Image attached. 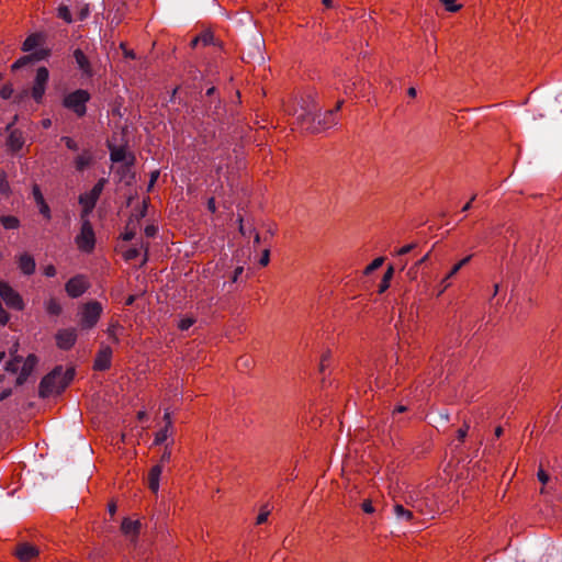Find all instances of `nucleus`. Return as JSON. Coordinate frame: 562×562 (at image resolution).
<instances>
[{
	"label": "nucleus",
	"mask_w": 562,
	"mask_h": 562,
	"mask_svg": "<svg viewBox=\"0 0 562 562\" xmlns=\"http://www.w3.org/2000/svg\"><path fill=\"white\" fill-rule=\"evenodd\" d=\"M200 42L203 43V45H210L214 43V35L210 32H205L199 36Z\"/></svg>",
	"instance_id": "nucleus-42"
},
{
	"label": "nucleus",
	"mask_w": 562,
	"mask_h": 562,
	"mask_svg": "<svg viewBox=\"0 0 562 562\" xmlns=\"http://www.w3.org/2000/svg\"><path fill=\"white\" fill-rule=\"evenodd\" d=\"M161 473H162V467L159 464L154 465L148 473V487L154 493H157L159 490V480H160Z\"/></svg>",
	"instance_id": "nucleus-19"
},
{
	"label": "nucleus",
	"mask_w": 562,
	"mask_h": 562,
	"mask_svg": "<svg viewBox=\"0 0 562 562\" xmlns=\"http://www.w3.org/2000/svg\"><path fill=\"white\" fill-rule=\"evenodd\" d=\"M49 79V71L46 67H40L36 70L31 95L36 103H42L46 91V86Z\"/></svg>",
	"instance_id": "nucleus-6"
},
{
	"label": "nucleus",
	"mask_w": 562,
	"mask_h": 562,
	"mask_svg": "<svg viewBox=\"0 0 562 562\" xmlns=\"http://www.w3.org/2000/svg\"><path fill=\"white\" fill-rule=\"evenodd\" d=\"M89 288V282L83 274H77L69 279L65 284L67 294L72 297L81 296Z\"/></svg>",
	"instance_id": "nucleus-9"
},
{
	"label": "nucleus",
	"mask_w": 562,
	"mask_h": 562,
	"mask_svg": "<svg viewBox=\"0 0 562 562\" xmlns=\"http://www.w3.org/2000/svg\"><path fill=\"white\" fill-rule=\"evenodd\" d=\"M16 119L18 117L15 116L13 122L7 125V131L10 132L7 139V145L9 149L12 151H19L24 145L23 133L20 130H12V126L14 125Z\"/></svg>",
	"instance_id": "nucleus-11"
},
{
	"label": "nucleus",
	"mask_w": 562,
	"mask_h": 562,
	"mask_svg": "<svg viewBox=\"0 0 562 562\" xmlns=\"http://www.w3.org/2000/svg\"><path fill=\"white\" fill-rule=\"evenodd\" d=\"M89 15V4H85L80 10V20H85Z\"/></svg>",
	"instance_id": "nucleus-55"
},
{
	"label": "nucleus",
	"mask_w": 562,
	"mask_h": 562,
	"mask_svg": "<svg viewBox=\"0 0 562 562\" xmlns=\"http://www.w3.org/2000/svg\"><path fill=\"white\" fill-rule=\"evenodd\" d=\"M18 266L22 273H24L25 276L33 274L36 268L34 258L27 252L20 255L18 259Z\"/></svg>",
	"instance_id": "nucleus-18"
},
{
	"label": "nucleus",
	"mask_w": 562,
	"mask_h": 562,
	"mask_svg": "<svg viewBox=\"0 0 562 562\" xmlns=\"http://www.w3.org/2000/svg\"><path fill=\"white\" fill-rule=\"evenodd\" d=\"M121 20H122V13H121V9L119 8L116 10V13L114 14L111 23H115L117 25L121 22Z\"/></svg>",
	"instance_id": "nucleus-58"
},
{
	"label": "nucleus",
	"mask_w": 562,
	"mask_h": 562,
	"mask_svg": "<svg viewBox=\"0 0 562 562\" xmlns=\"http://www.w3.org/2000/svg\"><path fill=\"white\" fill-rule=\"evenodd\" d=\"M15 554L21 561L27 562L38 554V550L33 544L21 543L16 547Z\"/></svg>",
	"instance_id": "nucleus-17"
},
{
	"label": "nucleus",
	"mask_w": 562,
	"mask_h": 562,
	"mask_svg": "<svg viewBox=\"0 0 562 562\" xmlns=\"http://www.w3.org/2000/svg\"><path fill=\"white\" fill-rule=\"evenodd\" d=\"M146 212H147V203L144 201V203H143V206H142L140 211L138 212V214H137V215H135V216H136V220H139V218L145 217V216H146Z\"/></svg>",
	"instance_id": "nucleus-56"
},
{
	"label": "nucleus",
	"mask_w": 562,
	"mask_h": 562,
	"mask_svg": "<svg viewBox=\"0 0 562 562\" xmlns=\"http://www.w3.org/2000/svg\"><path fill=\"white\" fill-rule=\"evenodd\" d=\"M32 194H33V198H34L37 206H38L40 213L46 220H50V217H52L50 209H49L48 204L45 202L43 193H42V191H41V189H40V187L37 184L33 186Z\"/></svg>",
	"instance_id": "nucleus-16"
},
{
	"label": "nucleus",
	"mask_w": 562,
	"mask_h": 562,
	"mask_svg": "<svg viewBox=\"0 0 562 562\" xmlns=\"http://www.w3.org/2000/svg\"><path fill=\"white\" fill-rule=\"evenodd\" d=\"M31 63H33V58H32L31 54L26 55V56H22L15 63L12 64L11 69H12V71H16Z\"/></svg>",
	"instance_id": "nucleus-32"
},
{
	"label": "nucleus",
	"mask_w": 562,
	"mask_h": 562,
	"mask_svg": "<svg viewBox=\"0 0 562 562\" xmlns=\"http://www.w3.org/2000/svg\"><path fill=\"white\" fill-rule=\"evenodd\" d=\"M11 394H12V390H11V389H4V390L0 393V401H4V400H5V398H8Z\"/></svg>",
	"instance_id": "nucleus-61"
},
{
	"label": "nucleus",
	"mask_w": 562,
	"mask_h": 562,
	"mask_svg": "<svg viewBox=\"0 0 562 562\" xmlns=\"http://www.w3.org/2000/svg\"><path fill=\"white\" fill-rule=\"evenodd\" d=\"M194 323L195 319L193 317H182L178 323V327L180 330L184 331L188 330Z\"/></svg>",
	"instance_id": "nucleus-35"
},
{
	"label": "nucleus",
	"mask_w": 562,
	"mask_h": 562,
	"mask_svg": "<svg viewBox=\"0 0 562 562\" xmlns=\"http://www.w3.org/2000/svg\"><path fill=\"white\" fill-rule=\"evenodd\" d=\"M0 296L9 307L15 310L23 308L21 295L9 283L0 281Z\"/></svg>",
	"instance_id": "nucleus-8"
},
{
	"label": "nucleus",
	"mask_w": 562,
	"mask_h": 562,
	"mask_svg": "<svg viewBox=\"0 0 562 562\" xmlns=\"http://www.w3.org/2000/svg\"><path fill=\"white\" fill-rule=\"evenodd\" d=\"M121 48L123 49V52H124V56H125L126 58L134 59V58L136 57V56H135V53H134L133 50L126 49V48H125V45H124L123 43L121 44Z\"/></svg>",
	"instance_id": "nucleus-54"
},
{
	"label": "nucleus",
	"mask_w": 562,
	"mask_h": 562,
	"mask_svg": "<svg viewBox=\"0 0 562 562\" xmlns=\"http://www.w3.org/2000/svg\"><path fill=\"white\" fill-rule=\"evenodd\" d=\"M430 257V251H428L425 256H423L417 262L416 266H422L428 261Z\"/></svg>",
	"instance_id": "nucleus-64"
},
{
	"label": "nucleus",
	"mask_w": 562,
	"mask_h": 562,
	"mask_svg": "<svg viewBox=\"0 0 562 562\" xmlns=\"http://www.w3.org/2000/svg\"><path fill=\"white\" fill-rule=\"evenodd\" d=\"M105 183L106 179H99L89 192L79 195V203H90L92 205H95L104 189Z\"/></svg>",
	"instance_id": "nucleus-13"
},
{
	"label": "nucleus",
	"mask_w": 562,
	"mask_h": 562,
	"mask_svg": "<svg viewBox=\"0 0 562 562\" xmlns=\"http://www.w3.org/2000/svg\"><path fill=\"white\" fill-rule=\"evenodd\" d=\"M471 258H472V255H469L451 268V270L448 272V274L442 280V283L445 284L443 290L450 285L448 280L451 279L452 277H454L460 271V269L462 267H464L471 260Z\"/></svg>",
	"instance_id": "nucleus-21"
},
{
	"label": "nucleus",
	"mask_w": 562,
	"mask_h": 562,
	"mask_svg": "<svg viewBox=\"0 0 562 562\" xmlns=\"http://www.w3.org/2000/svg\"><path fill=\"white\" fill-rule=\"evenodd\" d=\"M417 244L415 243H412V244H408L402 248H400L398 250L395 251V255L401 257V256H404L408 252H411L414 248H416Z\"/></svg>",
	"instance_id": "nucleus-41"
},
{
	"label": "nucleus",
	"mask_w": 562,
	"mask_h": 562,
	"mask_svg": "<svg viewBox=\"0 0 562 562\" xmlns=\"http://www.w3.org/2000/svg\"><path fill=\"white\" fill-rule=\"evenodd\" d=\"M9 322V314L0 303V324L5 325Z\"/></svg>",
	"instance_id": "nucleus-49"
},
{
	"label": "nucleus",
	"mask_w": 562,
	"mask_h": 562,
	"mask_svg": "<svg viewBox=\"0 0 562 562\" xmlns=\"http://www.w3.org/2000/svg\"><path fill=\"white\" fill-rule=\"evenodd\" d=\"M361 508H362V510H363L364 513H367V514H372V513H374V507H373V505H372V503H371V501H370V499H366V501H363V503L361 504Z\"/></svg>",
	"instance_id": "nucleus-45"
},
{
	"label": "nucleus",
	"mask_w": 562,
	"mask_h": 562,
	"mask_svg": "<svg viewBox=\"0 0 562 562\" xmlns=\"http://www.w3.org/2000/svg\"><path fill=\"white\" fill-rule=\"evenodd\" d=\"M13 87L11 83H5L1 89H0V97L4 100H8L10 99L12 95H13Z\"/></svg>",
	"instance_id": "nucleus-36"
},
{
	"label": "nucleus",
	"mask_w": 562,
	"mask_h": 562,
	"mask_svg": "<svg viewBox=\"0 0 562 562\" xmlns=\"http://www.w3.org/2000/svg\"><path fill=\"white\" fill-rule=\"evenodd\" d=\"M0 193L5 196H9L11 193L10 184L7 180L4 170H0Z\"/></svg>",
	"instance_id": "nucleus-31"
},
{
	"label": "nucleus",
	"mask_w": 562,
	"mask_h": 562,
	"mask_svg": "<svg viewBox=\"0 0 562 562\" xmlns=\"http://www.w3.org/2000/svg\"><path fill=\"white\" fill-rule=\"evenodd\" d=\"M157 233V227L154 225H147L145 227V234L147 237H154Z\"/></svg>",
	"instance_id": "nucleus-53"
},
{
	"label": "nucleus",
	"mask_w": 562,
	"mask_h": 562,
	"mask_svg": "<svg viewBox=\"0 0 562 562\" xmlns=\"http://www.w3.org/2000/svg\"><path fill=\"white\" fill-rule=\"evenodd\" d=\"M110 366H111V353H98V356L94 360V363H93V368L95 370L103 371V370L109 369Z\"/></svg>",
	"instance_id": "nucleus-22"
},
{
	"label": "nucleus",
	"mask_w": 562,
	"mask_h": 562,
	"mask_svg": "<svg viewBox=\"0 0 562 562\" xmlns=\"http://www.w3.org/2000/svg\"><path fill=\"white\" fill-rule=\"evenodd\" d=\"M158 177H159V171L158 170L151 172L148 189H150L154 186V183L157 181Z\"/></svg>",
	"instance_id": "nucleus-60"
},
{
	"label": "nucleus",
	"mask_w": 562,
	"mask_h": 562,
	"mask_svg": "<svg viewBox=\"0 0 562 562\" xmlns=\"http://www.w3.org/2000/svg\"><path fill=\"white\" fill-rule=\"evenodd\" d=\"M207 209L214 213L216 211V206H215V199L214 198H210L209 201H207Z\"/></svg>",
	"instance_id": "nucleus-62"
},
{
	"label": "nucleus",
	"mask_w": 562,
	"mask_h": 562,
	"mask_svg": "<svg viewBox=\"0 0 562 562\" xmlns=\"http://www.w3.org/2000/svg\"><path fill=\"white\" fill-rule=\"evenodd\" d=\"M537 476L538 480L542 483V485L548 484V482L550 481L549 474L542 469H539Z\"/></svg>",
	"instance_id": "nucleus-43"
},
{
	"label": "nucleus",
	"mask_w": 562,
	"mask_h": 562,
	"mask_svg": "<svg viewBox=\"0 0 562 562\" xmlns=\"http://www.w3.org/2000/svg\"><path fill=\"white\" fill-rule=\"evenodd\" d=\"M254 364V359L250 353H243L236 360V368L239 371H246Z\"/></svg>",
	"instance_id": "nucleus-24"
},
{
	"label": "nucleus",
	"mask_w": 562,
	"mask_h": 562,
	"mask_svg": "<svg viewBox=\"0 0 562 562\" xmlns=\"http://www.w3.org/2000/svg\"><path fill=\"white\" fill-rule=\"evenodd\" d=\"M14 357L5 364L9 373L16 374L15 383L23 384L34 371L37 358L34 353H27L25 357L20 353H13Z\"/></svg>",
	"instance_id": "nucleus-3"
},
{
	"label": "nucleus",
	"mask_w": 562,
	"mask_h": 562,
	"mask_svg": "<svg viewBox=\"0 0 562 562\" xmlns=\"http://www.w3.org/2000/svg\"><path fill=\"white\" fill-rule=\"evenodd\" d=\"M170 457H171V451L168 449V446L166 447L162 456H161V461L162 462H169L170 460Z\"/></svg>",
	"instance_id": "nucleus-59"
},
{
	"label": "nucleus",
	"mask_w": 562,
	"mask_h": 562,
	"mask_svg": "<svg viewBox=\"0 0 562 562\" xmlns=\"http://www.w3.org/2000/svg\"><path fill=\"white\" fill-rule=\"evenodd\" d=\"M48 54H49L48 49L41 48V49L33 52L31 55H32L33 61H38V60L46 58L48 56Z\"/></svg>",
	"instance_id": "nucleus-37"
},
{
	"label": "nucleus",
	"mask_w": 562,
	"mask_h": 562,
	"mask_svg": "<svg viewBox=\"0 0 562 562\" xmlns=\"http://www.w3.org/2000/svg\"><path fill=\"white\" fill-rule=\"evenodd\" d=\"M44 274L46 277H48V278L55 277L56 276V268L53 265H48L44 269Z\"/></svg>",
	"instance_id": "nucleus-52"
},
{
	"label": "nucleus",
	"mask_w": 562,
	"mask_h": 562,
	"mask_svg": "<svg viewBox=\"0 0 562 562\" xmlns=\"http://www.w3.org/2000/svg\"><path fill=\"white\" fill-rule=\"evenodd\" d=\"M221 106L222 103L220 99L211 100L210 104H205V114L215 121L220 117Z\"/></svg>",
	"instance_id": "nucleus-23"
},
{
	"label": "nucleus",
	"mask_w": 562,
	"mask_h": 562,
	"mask_svg": "<svg viewBox=\"0 0 562 562\" xmlns=\"http://www.w3.org/2000/svg\"><path fill=\"white\" fill-rule=\"evenodd\" d=\"M164 423H165V425L159 430H157L155 432V438H154L155 446L162 445L164 442H166L168 439L172 438V436H173L175 427H173V423H172V418H171V413L169 409L165 411Z\"/></svg>",
	"instance_id": "nucleus-10"
},
{
	"label": "nucleus",
	"mask_w": 562,
	"mask_h": 562,
	"mask_svg": "<svg viewBox=\"0 0 562 562\" xmlns=\"http://www.w3.org/2000/svg\"><path fill=\"white\" fill-rule=\"evenodd\" d=\"M30 94V91L27 89L22 90L14 97V102L21 103L23 102Z\"/></svg>",
	"instance_id": "nucleus-47"
},
{
	"label": "nucleus",
	"mask_w": 562,
	"mask_h": 562,
	"mask_svg": "<svg viewBox=\"0 0 562 562\" xmlns=\"http://www.w3.org/2000/svg\"><path fill=\"white\" fill-rule=\"evenodd\" d=\"M384 262V258L383 257H379V258H375L369 266H367V268L364 269V274H370L372 273L374 270H376L378 268H380Z\"/></svg>",
	"instance_id": "nucleus-33"
},
{
	"label": "nucleus",
	"mask_w": 562,
	"mask_h": 562,
	"mask_svg": "<svg viewBox=\"0 0 562 562\" xmlns=\"http://www.w3.org/2000/svg\"><path fill=\"white\" fill-rule=\"evenodd\" d=\"M74 58L76 60L78 68L81 71V76L83 78L89 79L94 76V70L92 68V65H91L89 58L85 55V53L80 48L75 49Z\"/></svg>",
	"instance_id": "nucleus-12"
},
{
	"label": "nucleus",
	"mask_w": 562,
	"mask_h": 562,
	"mask_svg": "<svg viewBox=\"0 0 562 562\" xmlns=\"http://www.w3.org/2000/svg\"><path fill=\"white\" fill-rule=\"evenodd\" d=\"M45 310L49 315L58 316L63 308L60 303L55 297H50L45 303Z\"/></svg>",
	"instance_id": "nucleus-25"
},
{
	"label": "nucleus",
	"mask_w": 562,
	"mask_h": 562,
	"mask_svg": "<svg viewBox=\"0 0 562 562\" xmlns=\"http://www.w3.org/2000/svg\"><path fill=\"white\" fill-rule=\"evenodd\" d=\"M93 157L90 150L85 149L75 159V167L78 171H83L87 167L92 164Z\"/></svg>",
	"instance_id": "nucleus-20"
},
{
	"label": "nucleus",
	"mask_w": 562,
	"mask_h": 562,
	"mask_svg": "<svg viewBox=\"0 0 562 562\" xmlns=\"http://www.w3.org/2000/svg\"><path fill=\"white\" fill-rule=\"evenodd\" d=\"M139 256V249L138 248H131L125 252V258L127 260L136 259Z\"/></svg>",
	"instance_id": "nucleus-46"
},
{
	"label": "nucleus",
	"mask_w": 562,
	"mask_h": 562,
	"mask_svg": "<svg viewBox=\"0 0 562 562\" xmlns=\"http://www.w3.org/2000/svg\"><path fill=\"white\" fill-rule=\"evenodd\" d=\"M393 274H394V267L390 266L387 268V270L385 271V273L381 280V283L379 284V293H383L389 289L390 281L393 278Z\"/></svg>",
	"instance_id": "nucleus-27"
},
{
	"label": "nucleus",
	"mask_w": 562,
	"mask_h": 562,
	"mask_svg": "<svg viewBox=\"0 0 562 562\" xmlns=\"http://www.w3.org/2000/svg\"><path fill=\"white\" fill-rule=\"evenodd\" d=\"M77 340L75 328L61 329L56 334V342L60 349H70Z\"/></svg>",
	"instance_id": "nucleus-14"
},
{
	"label": "nucleus",
	"mask_w": 562,
	"mask_h": 562,
	"mask_svg": "<svg viewBox=\"0 0 562 562\" xmlns=\"http://www.w3.org/2000/svg\"><path fill=\"white\" fill-rule=\"evenodd\" d=\"M140 526L139 519L124 518L121 524V531L125 537L135 540L139 533Z\"/></svg>",
	"instance_id": "nucleus-15"
},
{
	"label": "nucleus",
	"mask_w": 562,
	"mask_h": 562,
	"mask_svg": "<svg viewBox=\"0 0 562 562\" xmlns=\"http://www.w3.org/2000/svg\"><path fill=\"white\" fill-rule=\"evenodd\" d=\"M442 3L447 11L457 12L461 5L456 3V0H442Z\"/></svg>",
	"instance_id": "nucleus-40"
},
{
	"label": "nucleus",
	"mask_w": 562,
	"mask_h": 562,
	"mask_svg": "<svg viewBox=\"0 0 562 562\" xmlns=\"http://www.w3.org/2000/svg\"><path fill=\"white\" fill-rule=\"evenodd\" d=\"M468 430H469V425L468 424H464L463 427H461L459 430H458V439L460 441H463L464 438L467 437L468 435Z\"/></svg>",
	"instance_id": "nucleus-50"
},
{
	"label": "nucleus",
	"mask_w": 562,
	"mask_h": 562,
	"mask_svg": "<svg viewBox=\"0 0 562 562\" xmlns=\"http://www.w3.org/2000/svg\"><path fill=\"white\" fill-rule=\"evenodd\" d=\"M0 223L5 229H15L20 226L19 218L12 215H2L0 217Z\"/></svg>",
	"instance_id": "nucleus-26"
},
{
	"label": "nucleus",
	"mask_w": 562,
	"mask_h": 562,
	"mask_svg": "<svg viewBox=\"0 0 562 562\" xmlns=\"http://www.w3.org/2000/svg\"><path fill=\"white\" fill-rule=\"evenodd\" d=\"M60 140L64 142L66 147L70 150L76 151L79 149L78 144L71 137L63 136Z\"/></svg>",
	"instance_id": "nucleus-39"
},
{
	"label": "nucleus",
	"mask_w": 562,
	"mask_h": 562,
	"mask_svg": "<svg viewBox=\"0 0 562 562\" xmlns=\"http://www.w3.org/2000/svg\"><path fill=\"white\" fill-rule=\"evenodd\" d=\"M418 268L419 266H416V263L414 266H412L408 271H407V277L411 279V280H415L417 278V273H418Z\"/></svg>",
	"instance_id": "nucleus-51"
},
{
	"label": "nucleus",
	"mask_w": 562,
	"mask_h": 562,
	"mask_svg": "<svg viewBox=\"0 0 562 562\" xmlns=\"http://www.w3.org/2000/svg\"><path fill=\"white\" fill-rule=\"evenodd\" d=\"M344 101H338L334 110H328L325 113H319L316 110L305 111L297 116L303 125L312 133H319L337 124L336 112L341 109Z\"/></svg>",
	"instance_id": "nucleus-2"
},
{
	"label": "nucleus",
	"mask_w": 562,
	"mask_h": 562,
	"mask_svg": "<svg viewBox=\"0 0 562 562\" xmlns=\"http://www.w3.org/2000/svg\"><path fill=\"white\" fill-rule=\"evenodd\" d=\"M244 271V268L243 267H237L234 271V274L232 277V281L233 282H236L238 280V277L243 273Z\"/></svg>",
	"instance_id": "nucleus-57"
},
{
	"label": "nucleus",
	"mask_w": 562,
	"mask_h": 562,
	"mask_svg": "<svg viewBox=\"0 0 562 562\" xmlns=\"http://www.w3.org/2000/svg\"><path fill=\"white\" fill-rule=\"evenodd\" d=\"M90 98L91 95L87 90L77 89L63 99V105L75 112L77 116L82 117L87 113V102Z\"/></svg>",
	"instance_id": "nucleus-4"
},
{
	"label": "nucleus",
	"mask_w": 562,
	"mask_h": 562,
	"mask_svg": "<svg viewBox=\"0 0 562 562\" xmlns=\"http://www.w3.org/2000/svg\"><path fill=\"white\" fill-rule=\"evenodd\" d=\"M394 514L396 516L397 519H401V520H411L413 518V513L408 509H406L403 505L401 504H396L394 506Z\"/></svg>",
	"instance_id": "nucleus-29"
},
{
	"label": "nucleus",
	"mask_w": 562,
	"mask_h": 562,
	"mask_svg": "<svg viewBox=\"0 0 562 562\" xmlns=\"http://www.w3.org/2000/svg\"><path fill=\"white\" fill-rule=\"evenodd\" d=\"M58 16L67 23H71V21H72L70 10L67 5H60L58 8Z\"/></svg>",
	"instance_id": "nucleus-34"
},
{
	"label": "nucleus",
	"mask_w": 562,
	"mask_h": 562,
	"mask_svg": "<svg viewBox=\"0 0 562 562\" xmlns=\"http://www.w3.org/2000/svg\"><path fill=\"white\" fill-rule=\"evenodd\" d=\"M82 205V211H81V217L85 218L86 216H88L94 209L95 205H92L90 203H80Z\"/></svg>",
	"instance_id": "nucleus-44"
},
{
	"label": "nucleus",
	"mask_w": 562,
	"mask_h": 562,
	"mask_svg": "<svg viewBox=\"0 0 562 562\" xmlns=\"http://www.w3.org/2000/svg\"><path fill=\"white\" fill-rule=\"evenodd\" d=\"M269 514H270V510H269L268 506H263L260 509L259 515L257 516V525H261V524L266 522Z\"/></svg>",
	"instance_id": "nucleus-38"
},
{
	"label": "nucleus",
	"mask_w": 562,
	"mask_h": 562,
	"mask_svg": "<svg viewBox=\"0 0 562 562\" xmlns=\"http://www.w3.org/2000/svg\"><path fill=\"white\" fill-rule=\"evenodd\" d=\"M40 44V35L32 34L27 36L22 45V50L31 52L34 50Z\"/></svg>",
	"instance_id": "nucleus-28"
},
{
	"label": "nucleus",
	"mask_w": 562,
	"mask_h": 562,
	"mask_svg": "<svg viewBox=\"0 0 562 562\" xmlns=\"http://www.w3.org/2000/svg\"><path fill=\"white\" fill-rule=\"evenodd\" d=\"M134 237H135V232L134 231H128V232L123 234V239L126 240V241L132 240Z\"/></svg>",
	"instance_id": "nucleus-63"
},
{
	"label": "nucleus",
	"mask_w": 562,
	"mask_h": 562,
	"mask_svg": "<svg viewBox=\"0 0 562 562\" xmlns=\"http://www.w3.org/2000/svg\"><path fill=\"white\" fill-rule=\"evenodd\" d=\"M269 261H270V250L268 248H266L262 252L259 263L265 267L269 263Z\"/></svg>",
	"instance_id": "nucleus-48"
},
{
	"label": "nucleus",
	"mask_w": 562,
	"mask_h": 562,
	"mask_svg": "<svg viewBox=\"0 0 562 562\" xmlns=\"http://www.w3.org/2000/svg\"><path fill=\"white\" fill-rule=\"evenodd\" d=\"M75 376V369L71 367L63 368L56 367L53 371L46 374L40 384V396L50 397L61 393Z\"/></svg>",
	"instance_id": "nucleus-1"
},
{
	"label": "nucleus",
	"mask_w": 562,
	"mask_h": 562,
	"mask_svg": "<svg viewBox=\"0 0 562 562\" xmlns=\"http://www.w3.org/2000/svg\"><path fill=\"white\" fill-rule=\"evenodd\" d=\"M102 305L97 301H90L83 304L79 312V326L81 329H91L94 327L101 316Z\"/></svg>",
	"instance_id": "nucleus-5"
},
{
	"label": "nucleus",
	"mask_w": 562,
	"mask_h": 562,
	"mask_svg": "<svg viewBox=\"0 0 562 562\" xmlns=\"http://www.w3.org/2000/svg\"><path fill=\"white\" fill-rule=\"evenodd\" d=\"M76 243L86 252H90L94 248V232L88 220L82 221L80 234L76 237Z\"/></svg>",
	"instance_id": "nucleus-7"
},
{
	"label": "nucleus",
	"mask_w": 562,
	"mask_h": 562,
	"mask_svg": "<svg viewBox=\"0 0 562 562\" xmlns=\"http://www.w3.org/2000/svg\"><path fill=\"white\" fill-rule=\"evenodd\" d=\"M110 158L113 162H121L126 159V151L123 147L111 148Z\"/></svg>",
	"instance_id": "nucleus-30"
}]
</instances>
